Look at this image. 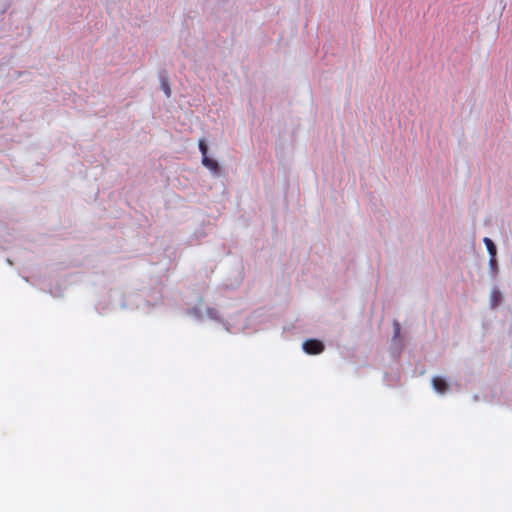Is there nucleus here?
<instances>
[{
    "label": "nucleus",
    "mask_w": 512,
    "mask_h": 512,
    "mask_svg": "<svg viewBox=\"0 0 512 512\" xmlns=\"http://www.w3.org/2000/svg\"><path fill=\"white\" fill-rule=\"evenodd\" d=\"M303 350L307 354L316 355L324 351V344L317 339H309L303 343Z\"/></svg>",
    "instance_id": "f257e3e1"
},
{
    "label": "nucleus",
    "mask_w": 512,
    "mask_h": 512,
    "mask_svg": "<svg viewBox=\"0 0 512 512\" xmlns=\"http://www.w3.org/2000/svg\"><path fill=\"white\" fill-rule=\"evenodd\" d=\"M432 385H433V388L438 392V393H445L449 386L447 384V382L441 378V377H434L432 379Z\"/></svg>",
    "instance_id": "f03ea898"
},
{
    "label": "nucleus",
    "mask_w": 512,
    "mask_h": 512,
    "mask_svg": "<svg viewBox=\"0 0 512 512\" xmlns=\"http://www.w3.org/2000/svg\"><path fill=\"white\" fill-rule=\"evenodd\" d=\"M202 164L214 174H218L219 165L216 160L209 158L208 156L202 157Z\"/></svg>",
    "instance_id": "7ed1b4c3"
},
{
    "label": "nucleus",
    "mask_w": 512,
    "mask_h": 512,
    "mask_svg": "<svg viewBox=\"0 0 512 512\" xmlns=\"http://www.w3.org/2000/svg\"><path fill=\"white\" fill-rule=\"evenodd\" d=\"M483 242H484V244L486 245V248H487V250H488V253H489L490 257H491V258L496 257L497 250H496V246H495V244L493 243V241H492L490 238L485 237V238L483 239Z\"/></svg>",
    "instance_id": "20e7f679"
},
{
    "label": "nucleus",
    "mask_w": 512,
    "mask_h": 512,
    "mask_svg": "<svg viewBox=\"0 0 512 512\" xmlns=\"http://www.w3.org/2000/svg\"><path fill=\"white\" fill-rule=\"evenodd\" d=\"M502 298V295L501 293L498 291V290H494L491 294V302H492V306L495 307L498 305V303L500 302Z\"/></svg>",
    "instance_id": "39448f33"
},
{
    "label": "nucleus",
    "mask_w": 512,
    "mask_h": 512,
    "mask_svg": "<svg viewBox=\"0 0 512 512\" xmlns=\"http://www.w3.org/2000/svg\"><path fill=\"white\" fill-rule=\"evenodd\" d=\"M198 145H199V150L202 153V156L203 157L207 156L208 147L206 145L205 140L204 139L199 140Z\"/></svg>",
    "instance_id": "423d86ee"
},
{
    "label": "nucleus",
    "mask_w": 512,
    "mask_h": 512,
    "mask_svg": "<svg viewBox=\"0 0 512 512\" xmlns=\"http://www.w3.org/2000/svg\"><path fill=\"white\" fill-rule=\"evenodd\" d=\"M489 265H490V268L492 270L493 273H497L498 271V263H497V260H496V257H493L489 259Z\"/></svg>",
    "instance_id": "0eeeda50"
},
{
    "label": "nucleus",
    "mask_w": 512,
    "mask_h": 512,
    "mask_svg": "<svg viewBox=\"0 0 512 512\" xmlns=\"http://www.w3.org/2000/svg\"><path fill=\"white\" fill-rule=\"evenodd\" d=\"M163 88H164V92H165L166 96L169 97L171 95V90H170L169 85L163 84Z\"/></svg>",
    "instance_id": "6e6552de"
},
{
    "label": "nucleus",
    "mask_w": 512,
    "mask_h": 512,
    "mask_svg": "<svg viewBox=\"0 0 512 512\" xmlns=\"http://www.w3.org/2000/svg\"><path fill=\"white\" fill-rule=\"evenodd\" d=\"M394 329H395V336H397L400 332V324L395 322L394 323Z\"/></svg>",
    "instance_id": "1a4fd4ad"
}]
</instances>
